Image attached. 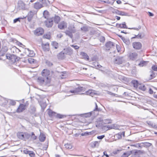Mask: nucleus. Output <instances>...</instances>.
I'll return each instance as SVG.
<instances>
[{
	"label": "nucleus",
	"instance_id": "obj_4",
	"mask_svg": "<svg viewBox=\"0 0 157 157\" xmlns=\"http://www.w3.org/2000/svg\"><path fill=\"white\" fill-rule=\"evenodd\" d=\"M86 88L85 87L79 86L77 88H76L74 90H70V92L72 93H74L75 94H81L82 93H80V92H84Z\"/></svg>",
	"mask_w": 157,
	"mask_h": 157
},
{
	"label": "nucleus",
	"instance_id": "obj_59",
	"mask_svg": "<svg viewBox=\"0 0 157 157\" xmlns=\"http://www.w3.org/2000/svg\"><path fill=\"white\" fill-rule=\"evenodd\" d=\"M71 46L76 50L78 49L79 48V47L77 45H71Z\"/></svg>",
	"mask_w": 157,
	"mask_h": 157
},
{
	"label": "nucleus",
	"instance_id": "obj_34",
	"mask_svg": "<svg viewBox=\"0 0 157 157\" xmlns=\"http://www.w3.org/2000/svg\"><path fill=\"white\" fill-rule=\"evenodd\" d=\"M150 72L151 73V74L150 75V79H153L156 77V75L153 71L151 70L150 71Z\"/></svg>",
	"mask_w": 157,
	"mask_h": 157
},
{
	"label": "nucleus",
	"instance_id": "obj_49",
	"mask_svg": "<svg viewBox=\"0 0 157 157\" xmlns=\"http://www.w3.org/2000/svg\"><path fill=\"white\" fill-rule=\"evenodd\" d=\"M146 63V62L144 61H141L140 62V63L139 64V65L140 67H143L145 63Z\"/></svg>",
	"mask_w": 157,
	"mask_h": 157
},
{
	"label": "nucleus",
	"instance_id": "obj_40",
	"mask_svg": "<svg viewBox=\"0 0 157 157\" xmlns=\"http://www.w3.org/2000/svg\"><path fill=\"white\" fill-rule=\"evenodd\" d=\"M65 147L67 149H71L72 148V146L70 144H65Z\"/></svg>",
	"mask_w": 157,
	"mask_h": 157
},
{
	"label": "nucleus",
	"instance_id": "obj_13",
	"mask_svg": "<svg viewBox=\"0 0 157 157\" xmlns=\"http://www.w3.org/2000/svg\"><path fill=\"white\" fill-rule=\"evenodd\" d=\"M105 46L106 49L109 50L110 48H113L115 46L114 43L111 41H109L105 44Z\"/></svg>",
	"mask_w": 157,
	"mask_h": 157
},
{
	"label": "nucleus",
	"instance_id": "obj_7",
	"mask_svg": "<svg viewBox=\"0 0 157 157\" xmlns=\"http://www.w3.org/2000/svg\"><path fill=\"white\" fill-rule=\"evenodd\" d=\"M50 74V71L47 69H44L41 72V76H43L47 80L50 81V79L48 77Z\"/></svg>",
	"mask_w": 157,
	"mask_h": 157
},
{
	"label": "nucleus",
	"instance_id": "obj_64",
	"mask_svg": "<svg viewBox=\"0 0 157 157\" xmlns=\"http://www.w3.org/2000/svg\"><path fill=\"white\" fill-rule=\"evenodd\" d=\"M148 92L150 94H153V91L151 88H150L148 91Z\"/></svg>",
	"mask_w": 157,
	"mask_h": 157
},
{
	"label": "nucleus",
	"instance_id": "obj_50",
	"mask_svg": "<svg viewBox=\"0 0 157 157\" xmlns=\"http://www.w3.org/2000/svg\"><path fill=\"white\" fill-rule=\"evenodd\" d=\"M151 68L152 70L155 71H157V66L155 65H153L152 66Z\"/></svg>",
	"mask_w": 157,
	"mask_h": 157
},
{
	"label": "nucleus",
	"instance_id": "obj_48",
	"mask_svg": "<svg viewBox=\"0 0 157 157\" xmlns=\"http://www.w3.org/2000/svg\"><path fill=\"white\" fill-rule=\"evenodd\" d=\"M31 138L33 139V140H35L36 139V136L33 133V132H32L31 133Z\"/></svg>",
	"mask_w": 157,
	"mask_h": 157
},
{
	"label": "nucleus",
	"instance_id": "obj_30",
	"mask_svg": "<svg viewBox=\"0 0 157 157\" xmlns=\"http://www.w3.org/2000/svg\"><path fill=\"white\" fill-rule=\"evenodd\" d=\"M132 83L134 87L137 88L138 86V82L136 80H133L132 81Z\"/></svg>",
	"mask_w": 157,
	"mask_h": 157
},
{
	"label": "nucleus",
	"instance_id": "obj_14",
	"mask_svg": "<svg viewBox=\"0 0 157 157\" xmlns=\"http://www.w3.org/2000/svg\"><path fill=\"white\" fill-rule=\"evenodd\" d=\"M128 56L130 59L134 60L137 58L138 54L136 52H130Z\"/></svg>",
	"mask_w": 157,
	"mask_h": 157
},
{
	"label": "nucleus",
	"instance_id": "obj_46",
	"mask_svg": "<svg viewBox=\"0 0 157 157\" xmlns=\"http://www.w3.org/2000/svg\"><path fill=\"white\" fill-rule=\"evenodd\" d=\"M99 143L98 141H95L93 143V147H94L98 146Z\"/></svg>",
	"mask_w": 157,
	"mask_h": 157
},
{
	"label": "nucleus",
	"instance_id": "obj_2",
	"mask_svg": "<svg viewBox=\"0 0 157 157\" xmlns=\"http://www.w3.org/2000/svg\"><path fill=\"white\" fill-rule=\"evenodd\" d=\"M42 3L40 4L39 2H36L34 3V7L36 9H39L43 6V5L46 6L47 4V1L48 0H39Z\"/></svg>",
	"mask_w": 157,
	"mask_h": 157
},
{
	"label": "nucleus",
	"instance_id": "obj_35",
	"mask_svg": "<svg viewBox=\"0 0 157 157\" xmlns=\"http://www.w3.org/2000/svg\"><path fill=\"white\" fill-rule=\"evenodd\" d=\"M140 144H142L143 146L149 147L151 145V144L148 142H142Z\"/></svg>",
	"mask_w": 157,
	"mask_h": 157
},
{
	"label": "nucleus",
	"instance_id": "obj_32",
	"mask_svg": "<svg viewBox=\"0 0 157 157\" xmlns=\"http://www.w3.org/2000/svg\"><path fill=\"white\" fill-rule=\"evenodd\" d=\"M24 136L25 138L24 140H28L29 138L31 136V135L27 132H24Z\"/></svg>",
	"mask_w": 157,
	"mask_h": 157
},
{
	"label": "nucleus",
	"instance_id": "obj_58",
	"mask_svg": "<svg viewBox=\"0 0 157 157\" xmlns=\"http://www.w3.org/2000/svg\"><path fill=\"white\" fill-rule=\"evenodd\" d=\"M95 109H94V111H98L100 110V109L98 108V105H97L96 103H95Z\"/></svg>",
	"mask_w": 157,
	"mask_h": 157
},
{
	"label": "nucleus",
	"instance_id": "obj_51",
	"mask_svg": "<svg viewBox=\"0 0 157 157\" xmlns=\"http://www.w3.org/2000/svg\"><path fill=\"white\" fill-rule=\"evenodd\" d=\"M100 41L101 42H104L105 40V37L103 36H101L100 38Z\"/></svg>",
	"mask_w": 157,
	"mask_h": 157
},
{
	"label": "nucleus",
	"instance_id": "obj_10",
	"mask_svg": "<svg viewBox=\"0 0 157 157\" xmlns=\"http://www.w3.org/2000/svg\"><path fill=\"white\" fill-rule=\"evenodd\" d=\"M121 28L128 29H134L136 30H138L139 29H140L141 28V26L140 25L137 28L135 27L128 28L126 25V24L125 22H123L121 24Z\"/></svg>",
	"mask_w": 157,
	"mask_h": 157
},
{
	"label": "nucleus",
	"instance_id": "obj_45",
	"mask_svg": "<svg viewBox=\"0 0 157 157\" xmlns=\"http://www.w3.org/2000/svg\"><path fill=\"white\" fill-rule=\"evenodd\" d=\"M29 155L31 157H35V154L33 151H30L29 153Z\"/></svg>",
	"mask_w": 157,
	"mask_h": 157
},
{
	"label": "nucleus",
	"instance_id": "obj_53",
	"mask_svg": "<svg viewBox=\"0 0 157 157\" xmlns=\"http://www.w3.org/2000/svg\"><path fill=\"white\" fill-rule=\"evenodd\" d=\"M30 151H29L27 149H26L23 150V152L25 154H29Z\"/></svg>",
	"mask_w": 157,
	"mask_h": 157
},
{
	"label": "nucleus",
	"instance_id": "obj_38",
	"mask_svg": "<svg viewBox=\"0 0 157 157\" xmlns=\"http://www.w3.org/2000/svg\"><path fill=\"white\" fill-rule=\"evenodd\" d=\"M52 46L55 49H57L58 47V44L56 42H53L52 43Z\"/></svg>",
	"mask_w": 157,
	"mask_h": 157
},
{
	"label": "nucleus",
	"instance_id": "obj_52",
	"mask_svg": "<svg viewBox=\"0 0 157 157\" xmlns=\"http://www.w3.org/2000/svg\"><path fill=\"white\" fill-rule=\"evenodd\" d=\"M34 59L31 58H29L28 59V61L30 63H32L34 62Z\"/></svg>",
	"mask_w": 157,
	"mask_h": 157
},
{
	"label": "nucleus",
	"instance_id": "obj_21",
	"mask_svg": "<svg viewBox=\"0 0 157 157\" xmlns=\"http://www.w3.org/2000/svg\"><path fill=\"white\" fill-rule=\"evenodd\" d=\"M24 132H19L17 133V137L21 140H23L24 139Z\"/></svg>",
	"mask_w": 157,
	"mask_h": 157
},
{
	"label": "nucleus",
	"instance_id": "obj_20",
	"mask_svg": "<svg viewBox=\"0 0 157 157\" xmlns=\"http://www.w3.org/2000/svg\"><path fill=\"white\" fill-rule=\"evenodd\" d=\"M42 47L44 50L45 51H48L49 50V44L48 43L44 44H43Z\"/></svg>",
	"mask_w": 157,
	"mask_h": 157
},
{
	"label": "nucleus",
	"instance_id": "obj_33",
	"mask_svg": "<svg viewBox=\"0 0 157 157\" xmlns=\"http://www.w3.org/2000/svg\"><path fill=\"white\" fill-rule=\"evenodd\" d=\"M43 17L44 18L48 19L49 17V12L46 10H45L44 11L43 13Z\"/></svg>",
	"mask_w": 157,
	"mask_h": 157
},
{
	"label": "nucleus",
	"instance_id": "obj_57",
	"mask_svg": "<svg viewBox=\"0 0 157 157\" xmlns=\"http://www.w3.org/2000/svg\"><path fill=\"white\" fill-rule=\"evenodd\" d=\"M16 102L13 100H10V104L12 105H16Z\"/></svg>",
	"mask_w": 157,
	"mask_h": 157
},
{
	"label": "nucleus",
	"instance_id": "obj_24",
	"mask_svg": "<svg viewBox=\"0 0 157 157\" xmlns=\"http://www.w3.org/2000/svg\"><path fill=\"white\" fill-rule=\"evenodd\" d=\"M109 128L110 129H118L120 128V126L119 125L114 124L112 125L111 126H109V127H107Z\"/></svg>",
	"mask_w": 157,
	"mask_h": 157
},
{
	"label": "nucleus",
	"instance_id": "obj_9",
	"mask_svg": "<svg viewBox=\"0 0 157 157\" xmlns=\"http://www.w3.org/2000/svg\"><path fill=\"white\" fill-rule=\"evenodd\" d=\"M44 23L47 27L51 28L53 25V19L52 18L47 19L46 21H45Z\"/></svg>",
	"mask_w": 157,
	"mask_h": 157
},
{
	"label": "nucleus",
	"instance_id": "obj_62",
	"mask_svg": "<svg viewBox=\"0 0 157 157\" xmlns=\"http://www.w3.org/2000/svg\"><path fill=\"white\" fill-rule=\"evenodd\" d=\"M31 110L32 111H31V112L32 113H34L36 111V108L34 107H33L31 108Z\"/></svg>",
	"mask_w": 157,
	"mask_h": 157
},
{
	"label": "nucleus",
	"instance_id": "obj_61",
	"mask_svg": "<svg viewBox=\"0 0 157 157\" xmlns=\"http://www.w3.org/2000/svg\"><path fill=\"white\" fill-rule=\"evenodd\" d=\"M127 13L124 12H122V11H121L120 15H122V16H126L127 15Z\"/></svg>",
	"mask_w": 157,
	"mask_h": 157
},
{
	"label": "nucleus",
	"instance_id": "obj_25",
	"mask_svg": "<svg viewBox=\"0 0 157 157\" xmlns=\"http://www.w3.org/2000/svg\"><path fill=\"white\" fill-rule=\"evenodd\" d=\"M95 125L96 126L97 128H98L101 126V121L100 119H97V121L95 122Z\"/></svg>",
	"mask_w": 157,
	"mask_h": 157
},
{
	"label": "nucleus",
	"instance_id": "obj_55",
	"mask_svg": "<svg viewBox=\"0 0 157 157\" xmlns=\"http://www.w3.org/2000/svg\"><path fill=\"white\" fill-rule=\"evenodd\" d=\"M44 37L46 39H49L50 38V36L48 34H46L44 35Z\"/></svg>",
	"mask_w": 157,
	"mask_h": 157
},
{
	"label": "nucleus",
	"instance_id": "obj_22",
	"mask_svg": "<svg viewBox=\"0 0 157 157\" xmlns=\"http://www.w3.org/2000/svg\"><path fill=\"white\" fill-rule=\"evenodd\" d=\"M80 55L82 57V58L86 60H89V56L87 54L84 52H82L80 53Z\"/></svg>",
	"mask_w": 157,
	"mask_h": 157
},
{
	"label": "nucleus",
	"instance_id": "obj_27",
	"mask_svg": "<svg viewBox=\"0 0 157 157\" xmlns=\"http://www.w3.org/2000/svg\"><path fill=\"white\" fill-rule=\"evenodd\" d=\"M94 93L93 90H88L85 91V93H82L81 94H86L88 95H92L93 94H94Z\"/></svg>",
	"mask_w": 157,
	"mask_h": 157
},
{
	"label": "nucleus",
	"instance_id": "obj_28",
	"mask_svg": "<svg viewBox=\"0 0 157 157\" xmlns=\"http://www.w3.org/2000/svg\"><path fill=\"white\" fill-rule=\"evenodd\" d=\"M122 40L123 42L125 43L127 45H129L130 44V42L128 39L126 38L125 37H122Z\"/></svg>",
	"mask_w": 157,
	"mask_h": 157
},
{
	"label": "nucleus",
	"instance_id": "obj_54",
	"mask_svg": "<svg viewBox=\"0 0 157 157\" xmlns=\"http://www.w3.org/2000/svg\"><path fill=\"white\" fill-rule=\"evenodd\" d=\"M121 133H119L118 134H116L115 136L116 137L118 138V139H120L121 138L122 136L121 135Z\"/></svg>",
	"mask_w": 157,
	"mask_h": 157
},
{
	"label": "nucleus",
	"instance_id": "obj_47",
	"mask_svg": "<svg viewBox=\"0 0 157 157\" xmlns=\"http://www.w3.org/2000/svg\"><path fill=\"white\" fill-rule=\"evenodd\" d=\"M57 118H59V119H61L63 118L64 117V116L60 114H56V116Z\"/></svg>",
	"mask_w": 157,
	"mask_h": 157
},
{
	"label": "nucleus",
	"instance_id": "obj_63",
	"mask_svg": "<svg viewBox=\"0 0 157 157\" xmlns=\"http://www.w3.org/2000/svg\"><path fill=\"white\" fill-rule=\"evenodd\" d=\"M147 123L150 126H152V127H153L154 126V124L151 121H149L148 122L147 121Z\"/></svg>",
	"mask_w": 157,
	"mask_h": 157
},
{
	"label": "nucleus",
	"instance_id": "obj_31",
	"mask_svg": "<svg viewBox=\"0 0 157 157\" xmlns=\"http://www.w3.org/2000/svg\"><path fill=\"white\" fill-rule=\"evenodd\" d=\"M92 64L93 67L96 68H100L101 66L97 62H94Z\"/></svg>",
	"mask_w": 157,
	"mask_h": 157
},
{
	"label": "nucleus",
	"instance_id": "obj_37",
	"mask_svg": "<svg viewBox=\"0 0 157 157\" xmlns=\"http://www.w3.org/2000/svg\"><path fill=\"white\" fill-rule=\"evenodd\" d=\"M139 88L142 91H144L146 90V88L145 86L143 85H140L139 86Z\"/></svg>",
	"mask_w": 157,
	"mask_h": 157
},
{
	"label": "nucleus",
	"instance_id": "obj_41",
	"mask_svg": "<svg viewBox=\"0 0 157 157\" xmlns=\"http://www.w3.org/2000/svg\"><path fill=\"white\" fill-rule=\"evenodd\" d=\"M134 150H132L130 151H127L125 153L126 154V155L128 157L129 155L132 154H134Z\"/></svg>",
	"mask_w": 157,
	"mask_h": 157
},
{
	"label": "nucleus",
	"instance_id": "obj_19",
	"mask_svg": "<svg viewBox=\"0 0 157 157\" xmlns=\"http://www.w3.org/2000/svg\"><path fill=\"white\" fill-rule=\"evenodd\" d=\"M58 26L59 28L60 29H62L65 27H67V24L64 21H62L59 24H58Z\"/></svg>",
	"mask_w": 157,
	"mask_h": 157
},
{
	"label": "nucleus",
	"instance_id": "obj_3",
	"mask_svg": "<svg viewBox=\"0 0 157 157\" xmlns=\"http://www.w3.org/2000/svg\"><path fill=\"white\" fill-rule=\"evenodd\" d=\"M6 58L11 60L13 63H15L19 60L20 58L14 54H7L6 55Z\"/></svg>",
	"mask_w": 157,
	"mask_h": 157
},
{
	"label": "nucleus",
	"instance_id": "obj_43",
	"mask_svg": "<svg viewBox=\"0 0 157 157\" xmlns=\"http://www.w3.org/2000/svg\"><path fill=\"white\" fill-rule=\"evenodd\" d=\"M90 134H91L90 132H85L84 133H82L81 134L82 136H87Z\"/></svg>",
	"mask_w": 157,
	"mask_h": 157
},
{
	"label": "nucleus",
	"instance_id": "obj_15",
	"mask_svg": "<svg viewBox=\"0 0 157 157\" xmlns=\"http://www.w3.org/2000/svg\"><path fill=\"white\" fill-rule=\"evenodd\" d=\"M26 105H25L21 104L16 110V112L19 113L23 112L25 109Z\"/></svg>",
	"mask_w": 157,
	"mask_h": 157
},
{
	"label": "nucleus",
	"instance_id": "obj_26",
	"mask_svg": "<svg viewBox=\"0 0 157 157\" xmlns=\"http://www.w3.org/2000/svg\"><path fill=\"white\" fill-rule=\"evenodd\" d=\"M53 20L55 23L58 24L60 20V17L59 16L55 15Z\"/></svg>",
	"mask_w": 157,
	"mask_h": 157
},
{
	"label": "nucleus",
	"instance_id": "obj_6",
	"mask_svg": "<svg viewBox=\"0 0 157 157\" xmlns=\"http://www.w3.org/2000/svg\"><path fill=\"white\" fill-rule=\"evenodd\" d=\"M124 62L125 59L124 57L123 56H117L114 60V63L118 65L121 64Z\"/></svg>",
	"mask_w": 157,
	"mask_h": 157
},
{
	"label": "nucleus",
	"instance_id": "obj_36",
	"mask_svg": "<svg viewBox=\"0 0 157 157\" xmlns=\"http://www.w3.org/2000/svg\"><path fill=\"white\" fill-rule=\"evenodd\" d=\"M45 136L43 135H40L39 137L40 141L42 142L45 140Z\"/></svg>",
	"mask_w": 157,
	"mask_h": 157
},
{
	"label": "nucleus",
	"instance_id": "obj_8",
	"mask_svg": "<svg viewBox=\"0 0 157 157\" xmlns=\"http://www.w3.org/2000/svg\"><path fill=\"white\" fill-rule=\"evenodd\" d=\"M44 29L41 27L38 28L36 29L34 31V34L37 36L42 35L44 33Z\"/></svg>",
	"mask_w": 157,
	"mask_h": 157
},
{
	"label": "nucleus",
	"instance_id": "obj_29",
	"mask_svg": "<svg viewBox=\"0 0 157 157\" xmlns=\"http://www.w3.org/2000/svg\"><path fill=\"white\" fill-rule=\"evenodd\" d=\"M33 17V15L32 14V12L31 11H30L28 13L27 16V19L28 20L29 22L31 21L32 20Z\"/></svg>",
	"mask_w": 157,
	"mask_h": 157
},
{
	"label": "nucleus",
	"instance_id": "obj_42",
	"mask_svg": "<svg viewBox=\"0 0 157 157\" xmlns=\"http://www.w3.org/2000/svg\"><path fill=\"white\" fill-rule=\"evenodd\" d=\"M81 29L82 31L85 32H87L88 30V27L86 26H83L82 27Z\"/></svg>",
	"mask_w": 157,
	"mask_h": 157
},
{
	"label": "nucleus",
	"instance_id": "obj_60",
	"mask_svg": "<svg viewBox=\"0 0 157 157\" xmlns=\"http://www.w3.org/2000/svg\"><path fill=\"white\" fill-rule=\"evenodd\" d=\"M105 136L104 135H103L98 136L97 138L98 139L101 140L103 139L105 137Z\"/></svg>",
	"mask_w": 157,
	"mask_h": 157
},
{
	"label": "nucleus",
	"instance_id": "obj_18",
	"mask_svg": "<svg viewBox=\"0 0 157 157\" xmlns=\"http://www.w3.org/2000/svg\"><path fill=\"white\" fill-rule=\"evenodd\" d=\"M25 52L28 56L30 57H32L35 55L34 52L33 51L30 50L29 48L25 49Z\"/></svg>",
	"mask_w": 157,
	"mask_h": 157
},
{
	"label": "nucleus",
	"instance_id": "obj_5",
	"mask_svg": "<svg viewBox=\"0 0 157 157\" xmlns=\"http://www.w3.org/2000/svg\"><path fill=\"white\" fill-rule=\"evenodd\" d=\"M17 7L19 10H25L27 8L26 4L22 0H19L17 3Z\"/></svg>",
	"mask_w": 157,
	"mask_h": 157
},
{
	"label": "nucleus",
	"instance_id": "obj_44",
	"mask_svg": "<svg viewBox=\"0 0 157 157\" xmlns=\"http://www.w3.org/2000/svg\"><path fill=\"white\" fill-rule=\"evenodd\" d=\"M92 114V112H90L87 113L83 114L84 116L85 117H88L90 116Z\"/></svg>",
	"mask_w": 157,
	"mask_h": 157
},
{
	"label": "nucleus",
	"instance_id": "obj_11",
	"mask_svg": "<svg viewBox=\"0 0 157 157\" xmlns=\"http://www.w3.org/2000/svg\"><path fill=\"white\" fill-rule=\"evenodd\" d=\"M65 54L71 56L73 53V50L70 47L64 48L63 50Z\"/></svg>",
	"mask_w": 157,
	"mask_h": 157
},
{
	"label": "nucleus",
	"instance_id": "obj_39",
	"mask_svg": "<svg viewBox=\"0 0 157 157\" xmlns=\"http://www.w3.org/2000/svg\"><path fill=\"white\" fill-rule=\"evenodd\" d=\"M66 34L67 35L69 36L70 37L72 38L73 37L72 33L69 31H66Z\"/></svg>",
	"mask_w": 157,
	"mask_h": 157
},
{
	"label": "nucleus",
	"instance_id": "obj_56",
	"mask_svg": "<svg viewBox=\"0 0 157 157\" xmlns=\"http://www.w3.org/2000/svg\"><path fill=\"white\" fill-rule=\"evenodd\" d=\"M20 19H23V18L18 17L17 18H16L13 20V22L14 23H15L17 21H20Z\"/></svg>",
	"mask_w": 157,
	"mask_h": 157
},
{
	"label": "nucleus",
	"instance_id": "obj_23",
	"mask_svg": "<svg viewBox=\"0 0 157 157\" xmlns=\"http://www.w3.org/2000/svg\"><path fill=\"white\" fill-rule=\"evenodd\" d=\"M48 114L50 117H56V113L55 112L52 111L50 109L48 110Z\"/></svg>",
	"mask_w": 157,
	"mask_h": 157
},
{
	"label": "nucleus",
	"instance_id": "obj_16",
	"mask_svg": "<svg viewBox=\"0 0 157 157\" xmlns=\"http://www.w3.org/2000/svg\"><path fill=\"white\" fill-rule=\"evenodd\" d=\"M144 153V151L140 150L134 151V154H133L132 157H140L139 155L140 154H142Z\"/></svg>",
	"mask_w": 157,
	"mask_h": 157
},
{
	"label": "nucleus",
	"instance_id": "obj_1",
	"mask_svg": "<svg viewBox=\"0 0 157 157\" xmlns=\"http://www.w3.org/2000/svg\"><path fill=\"white\" fill-rule=\"evenodd\" d=\"M37 82L40 85L44 86L50 83V81L47 80L43 76H39L37 79Z\"/></svg>",
	"mask_w": 157,
	"mask_h": 157
},
{
	"label": "nucleus",
	"instance_id": "obj_12",
	"mask_svg": "<svg viewBox=\"0 0 157 157\" xmlns=\"http://www.w3.org/2000/svg\"><path fill=\"white\" fill-rule=\"evenodd\" d=\"M132 46L136 50H139L141 48L142 45L140 42H135L132 43Z\"/></svg>",
	"mask_w": 157,
	"mask_h": 157
},
{
	"label": "nucleus",
	"instance_id": "obj_17",
	"mask_svg": "<svg viewBox=\"0 0 157 157\" xmlns=\"http://www.w3.org/2000/svg\"><path fill=\"white\" fill-rule=\"evenodd\" d=\"M65 53H64L63 51L59 53L57 55V57L59 59H63L65 57Z\"/></svg>",
	"mask_w": 157,
	"mask_h": 157
}]
</instances>
